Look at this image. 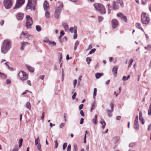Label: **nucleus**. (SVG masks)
<instances>
[{"label": "nucleus", "mask_w": 151, "mask_h": 151, "mask_svg": "<svg viewBox=\"0 0 151 151\" xmlns=\"http://www.w3.org/2000/svg\"><path fill=\"white\" fill-rule=\"evenodd\" d=\"M83 104H81L79 106V109L81 110L83 107Z\"/></svg>", "instance_id": "0e129e2a"}, {"label": "nucleus", "mask_w": 151, "mask_h": 151, "mask_svg": "<svg viewBox=\"0 0 151 151\" xmlns=\"http://www.w3.org/2000/svg\"><path fill=\"white\" fill-rule=\"evenodd\" d=\"M91 60V59L90 57H88L86 58V61L87 62L88 64H90Z\"/></svg>", "instance_id": "a19ab883"}, {"label": "nucleus", "mask_w": 151, "mask_h": 151, "mask_svg": "<svg viewBox=\"0 0 151 151\" xmlns=\"http://www.w3.org/2000/svg\"><path fill=\"white\" fill-rule=\"evenodd\" d=\"M117 16L118 17H120L122 20L125 22L127 21V19L126 17L123 14L119 13L117 14Z\"/></svg>", "instance_id": "4468645a"}, {"label": "nucleus", "mask_w": 151, "mask_h": 151, "mask_svg": "<svg viewBox=\"0 0 151 151\" xmlns=\"http://www.w3.org/2000/svg\"><path fill=\"white\" fill-rule=\"evenodd\" d=\"M76 96V92H75L73 94V95L72 96V99L74 100L75 99V97Z\"/></svg>", "instance_id": "5fc2aeb1"}, {"label": "nucleus", "mask_w": 151, "mask_h": 151, "mask_svg": "<svg viewBox=\"0 0 151 151\" xmlns=\"http://www.w3.org/2000/svg\"><path fill=\"white\" fill-rule=\"evenodd\" d=\"M0 76L3 78H6L7 77V76L6 74L1 72H0Z\"/></svg>", "instance_id": "72a5a7b5"}, {"label": "nucleus", "mask_w": 151, "mask_h": 151, "mask_svg": "<svg viewBox=\"0 0 151 151\" xmlns=\"http://www.w3.org/2000/svg\"><path fill=\"white\" fill-rule=\"evenodd\" d=\"M4 23V20H1L0 21V25L1 26H3Z\"/></svg>", "instance_id": "e2e57ef3"}, {"label": "nucleus", "mask_w": 151, "mask_h": 151, "mask_svg": "<svg viewBox=\"0 0 151 151\" xmlns=\"http://www.w3.org/2000/svg\"><path fill=\"white\" fill-rule=\"evenodd\" d=\"M96 50V49L95 48L92 49L89 52L88 54L89 55H90L93 53Z\"/></svg>", "instance_id": "79ce46f5"}, {"label": "nucleus", "mask_w": 151, "mask_h": 151, "mask_svg": "<svg viewBox=\"0 0 151 151\" xmlns=\"http://www.w3.org/2000/svg\"><path fill=\"white\" fill-rule=\"evenodd\" d=\"M67 143L66 142H65L63 144V150H64L65 149V147H67Z\"/></svg>", "instance_id": "a18cd8bd"}, {"label": "nucleus", "mask_w": 151, "mask_h": 151, "mask_svg": "<svg viewBox=\"0 0 151 151\" xmlns=\"http://www.w3.org/2000/svg\"><path fill=\"white\" fill-rule=\"evenodd\" d=\"M71 145H69L67 147V151H70Z\"/></svg>", "instance_id": "6e6d98bb"}, {"label": "nucleus", "mask_w": 151, "mask_h": 151, "mask_svg": "<svg viewBox=\"0 0 151 151\" xmlns=\"http://www.w3.org/2000/svg\"><path fill=\"white\" fill-rule=\"evenodd\" d=\"M110 107L111 108V110H110L109 109L106 110V112L108 114V116L111 117L112 116V114H111V113L113 112L114 111V104H113L112 103H111L110 104Z\"/></svg>", "instance_id": "9b49d317"}, {"label": "nucleus", "mask_w": 151, "mask_h": 151, "mask_svg": "<svg viewBox=\"0 0 151 151\" xmlns=\"http://www.w3.org/2000/svg\"><path fill=\"white\" fill-rule=\"evenodd\" d=\"M77 37V29H76L74 31V34L73 35V38L75 39H76Z\"/></svg>", "instance_id": "4c0bfd02"}, {"label": "nucleus", "mask_w": 151, "mask_h": 151, "mask_svg": "<svg viewBox=\"0 0 151 151\" xmlns=\"http://www.w3.org/2000/svg\"><path fill=\"white\" fill-rule=\"evenodd\" d=\"M98 18L99 22H101L103 20V18L101 16H99Z\"/></svg>", "instance_id": "ea45409f"}, {"label": "nucleus", "mask_w": 151, "mask_h": 151, "mask_svg": "<svg viewBox=\"0 0 151 151\" xmlns=\"http://www.w3.org/2000/svg\"><path fill=\"white\" fill-rule=\"evenodd\" d=\"M37 3V0H28L26 9H31V10H35Z\"/></svg>", "instance_id": "20e7f679"}, {"label": "nucleus", "mask_w": 151, "mask_h": 151, "mask_svg": "<svg viewBox=\"0 0 151 151\" xmlns=\"http://www.w3.org/2000/svg\"><path fill=\"white\" fill-rule=\"evenodd\" d=\"M65 125V124L64 123H62L60 125V128H62Z\"/></svg>", "instance_id": "680f3d73"}, {"label": "nucleus", "mask_w": 151, "mask_h": 151, "mask_svg": "<svg viewBox=\"0 0 151 151\" xmlns=\"http://www.w3.org/2000/svg\"><path fill=\"white\" fill-rule=\"evenodd\" d=\"M95 9L99 12L101 14H104L106 13V10L104 6L102 4L96 3L94 4Z\"/></svg>", "instance_id": "f03ea898"}, {"label": "nucleus", "mask_w": 151, "mask_h": 151, "mask_svg": "<svg viewBox=\"0 0 151 151\" xmlns=\"http://www.w3.org/2000/svg\"><path fill=\"white\" fill-rule=\"evenodd\" d=\"M97 92V89L96 88H95L93 90V97L94 99H95V96L96 95Z\"/></svg>", "instance_id": "c9c22d12"}, {"label": "nucleus", "mask_w": 151, "mask_h": 151, "mask_svg": "<svg viewBox=\"0 0 151 151\" xmlns=\"http://www.w3.org/2000/svg\"><path fill=\"white\" fill-rule=\"evenodd\" d=\"M134 127L137 130H138L139 129V124L138 122V116H136L135 119Z\"/></svg>", "instance_id": "f8f14e48"}, {"label": "nucleus", "mask_w": 151, "mask_h": 151, "mask_svg": "<svg viewBox=\"0 0 151 151\" xmlns=\"http://www.w3.org/2000/svg\"><path fill=\"white\" fill-rule=\"evenodd\" d=\"M135 145V143L132 142L130 143L129 145V146L131 147H134Z\"/></svg>", "instance_id": "603ef678"}, {"label": "nucleus", "mask_w": 151, "mask_h": 151, "mask_svg": "<svg viewBox=\"0 0 151 151\" xmlns=\"http://www.w3.org/2000/svg\"><path fill=\"white\" fill-rule=\"evenodd\" d=\"M136 26L137 28H138L139 29H141L142 31H143V32H144V30L142 28V27L141 26V25L140 24L138 23L136 24Z\"/></svg>", "instance_id": "a878e982"}, {"label": "nucleus", "mask_w": 151, "mask_h": 151, "mask_svg": "<svg viewBox=\"0 0 151 151\" xmlns=\"http://www.w3.org/2000/svg\"><path fill=\"white\" fill-rule=\"evenodd\" d=\"M139 120L143 124H145V120L142 117L140 118Z\"/></svg>", "instance_id": "de8ad7c7"}, {"label": "nucleus", "mask_w": 151, "mask_h": 151, "mask_svg": "<svg viewBox=\"0 0 151 151\" xmlns=\"http://www.w3.org/2000/svg\"><path fill=\"white\" fill-rule=\"evenodd\" d=\"M26 67L27 69L29 71L31 72H33L34 71V69L33 67H31L30 66L27 65Z\"/></svg>", "instance_id": "412c9836"}, {"label": "nucleus", "mask_w": 151, "mask_h": 151, "mask_svg": "<svg viewBox=\"0 0 151 151\" xmlns=\"http://www.w3.org/2000/svg\"><path fill=\"white\" fill-rule=\"evenodd\" d=\"M95 77L96 78L98 79L101 76L103 75V73H97L95 74Z\"/></svg>", "instance_id": "4be33fe9"}, {"label": "nucleus", "mask_w": 151, "mask_h": 151, "mask_svg": "<svg viewBox=\"0 0 151 151\" xmlns=\"http://www.w3.org/2000/svg\"><path fill=\"white\" fill-rule=\"evenodd\" d=\"M55 143V148H57L58 146V143L57 141V140H55L54 141Z\"/></svg>", "instance_id": "8fccbe9b"}, {"label": "nucleus", "mask_w": 151, "mask_h": 151, "mask_svg": "<svg viewBox=\"0 0 151 151\" xmlns=\"http://www.w3.org/2000/svg\"><path fill=\"white\" fill-rule=\"evenodd\" d=\"M18 76L20 79L22 81H24L27 80L28 78L27 74L24 72L21 71L18 74Z\"/></svg>", "instance_id": "39448f33"}, {"label": "nucleus", "mask_w": 151, "mask_h": 151, "mask_svg": "<svg viewBox=\"0 0 151 151\" xmlns=\"http://www.w3.org/2000/svg\"><path fill=\"white\" fill-rule=\"evenodd\" d=\"M49 45H52V46H56V44L55 42L50 41V43H49Z\"/></svg>", "instance_id": "37998d69"}, {"label": "nucleus", "mask_w": 151, "mask_h": 151, "mask_svg": "<svg viewBox=\"0 0 151 151\" xmlns=\"http://www.w3.org/2000/svg\"><path fill=\"white\" fill-rule=\"evenodd\" d=\"M19 150V148L17 146H15L12 151H18Z\"/></svg>", "instance_id": "09e8293b"}, {"label": "nucleus", "mask_w": 151, "mask_h": 151, "mask_svg": "<svg viewBox=\"0 0 151 151\" xmlns=\"http://www.w3.org/2000/svg\"><path fill=\"white\" fill-rule=\"evenodd\" d=\"M37 146V149L39 151H42V150L41 149V145L40 142H39L38 144L37 145H36Z\"/></svg>", "instance_id": "473e14b6"}, {"label": "nucleus", "mask_w": 151, "mask_h": 151, "mask_svg": "<svg viewBox=\"0 0 151 151\" xmlns=\"http://www.w3.org/2000/svg\"><path fill=\"white\" fill-rule=\"evenodd\" d=\"M100 123L102 125V128L103 129L105 128L106 125V123L104 120H102L100 122Z\"/></svg>", "instance_id": "b1692460"}, {"label": "nucleus", "mask_w": 151, "mask_h": 151, "mask_svg": "<svg viewBox=\"0 0 151 151\" xmlns=\"http://www.w3.org/2000/svg\"><path fill=\"white\" fill-rule=\"evenodd\" d=\"M97 114L95 115L94 117L92 119V122L95 124H96L97 123Z\"/></svg>", "instance_id": "6ab92c4d"}, {"label": "nucleus", "mask_w": 151, "mask_h": 151, "mask_svg": "<svg viewBox=\"0 0 151 151\" xmlns=\"http://www.w3.org/2000/svg\"><path fill=\"white\" fill-rule=\"evenodd\" d=\"M11 41L9 39L5 40L1 46V51L3 54H6L10 50L12 47Z\"/></svg>", "instance_id": "f257e3e1"}, {"label": "nucleus", "mask_w": 151, "mask_h": 151, "mask_svg": "<svg viewBox=\"0 0 151 151\" xmlns=\"http://www.w3.org/2000/svg\"><path fill=\"white\" fill-rule=\"evenodd\" d=\"M141 21L143 24H147L150 21V19L149 17L146 15V14L142 13L141 14Z\"/></svg>", "instance_id": "423d86ee"}, {"label": "nucleus", "mask_w": 151, "mask_h": 151, "mask_svg": "<svg viewBox=\"0 0 151 151\" xmlns=\"http://www.w3.org/2000/svg\"><path fill=\"white\" fill-rule=\"evenodd\" d=\"M77 150L78 147L77 145L76 144H74L73 151H77Z\"/></svg>", "instance_id": "e433bc0d"}, {"label": "nucleus", "mask_w": 151, "mask_h": 151, "mask_svg": "<svg viewBox=\"0 0 151 151\" xmlns=\"http://www.w3.org/2000/svg\"><path fill=\"white\" fill-rule=\"evenodd\" d=\"M59 55L60 56V58L59 59V63H60V62L61 61V60H62V53L60 52H59Z\"/></svg>", "instance_id": "c03bdc74"}, {"label": "nucleus", "mask_w": 151, "mask_h": 151, "mask_svg": "<svg viewBox=\"0 0 151 151\" xmlns=\"http://www.w3.org/2000/svg\"><path fill=\"white\" fill-rule=\"evenodd\" d=\"M21 35H23L26 38H27L29 36V35L28 32L24 33L23 32H22Z\"/></svg>", "instance_id": "f704fd0d"}, {"label": "nucleus", "mask_w": 151, "mask_h": 151, "mask_svg": "<svg viewBox=\"0 0 151 151\" xmlns=\"http://www.w3.org/2000/svg\"><path fill=\"white\" fill-rule=\"evenodd\" d=\"M11 83V81L9 79H8L6 81V83L7 84H9Z\"/></svg>", "instance_id": "774afa93"}, {"label": "nucleus", "mask_w": 151, "mask_h": 151, "mask_svg": "<svg viewBox=\"0 0 151 151\" xmlns=\"http://www.w3.org/2000/svg\"><path fill=\"white\" fill-rule=\"evenodd\" d=\"M128 80V79L127 78V77L124 76L122 78V80L123 81H125Z\"/></svg>", "instance_id": "052dcab7"}, {"label": "nucleus", "mask_w": 151, "mask_h": 151, "mask_svg": "<svg viewBox=\"0 0 151 151\" xmlns=\"http://www.w3.org/2000/svg\"><path fill=\"white\" fill-rule=\"evenodd\" d=\"M45 17L48 19L50 17V12H49L48 10H45Z\"/></svg>", "instance_id": "5701e85b"}, {"label": "nucleus", "mask_w": 151, "mask_h": 151, "mask_svg": "<svg viewBox=\"0 0 151 151\" xmlns=\"http://www.w3.org/2000/svg\"><path fill=\"white\" fill-rule=\"evenodd\" d=\"M96 103L95 102H94L92 104L91 108V111L94 109V108H95V106L96 105Z\"/></svg>", "instance_id": "49530a36"}, {"label": "nucleus", "mask_w": 151, "mask_h": 151, "mask_svg": "<svg viewBox=\"0 0 151 151\" xmlns=\"http://www.w3.org/2000/svg\"><path fill=\"white\" fill-rule=\"evenodd\" d=\"M63 7V5L62 3L60 2L58 3L55 13V16L56 18L58 19L59 18Z\"/></svg>", "instance_id": "7ed1b4c3"}, {"label": "nucleus", "mask_w": 151, "mask_h": 151, "mask_svg": "<svg viewBox=\"0 0 151 151\" xmlns=\"http://www.w3.org/2000/svg\"><path fill=\"white\" fill-rule=\"evenodd\" d=\"M24 17V14L21 13H18L17 15V18L19 20H22Z\"/></svg>", "instance_id": "f3484780"}, {"label": "nucleus", "mask_w": 151, "mask_h": 151, "mask_svg": "<svg viewBox=\"0 0 151 151\" xmlns=\"http://www.w3.org/2000/svg\"><path fill=\"white\" fill-rule=\"evenodd\" d=\"M26 108L30 110L31 109V106L30 103L29 102H27L26 104Z\"/></svg>", "instance_id": "aec40b11"}, {"label": "nucleus", "mask_w": 151, "mask_h": 151, "mask_svg": "<svg viewBox=\"0 0 151 151\" xmlns=\"http://www.w3.org/2000/svg\"><path fill=\"white\" fill-rule=\"evenodd\" d=\"M148 114L149 115H150L151 114V104H150V107L148 110Z\"/></svg>", "instance_id": "58836bf2"}, {"label": "nucleus", "mask_w": 151, "mask_h": 151, "mask_svg": "<svg viewBox=\"0 0 151 151\" xmlns=\"http://www.w3.org/2000/svg\"><path fill=\"white\" fill-rule=\"evenodd\" d=\"M112 26L113 29H115L118 25V22L117 20L113 19L112 20Z\"/></svg>", "instance_id": "ddd939ff"}, {"label": "nucleus", "mask_w": 151, "mask_h": 151, "mask_svg": "<svg viewBox=\"0 0 151 151\" xmlns=\"http://www.w3.org/2000/svg\"><path fill=\"white\" fill-rule=\"evenodd\" d=\"M37 31L38 32H40L41 30V28L39 25H37L36 27Z\"/></svg>", "instance_id": "7c9ffc66"}, {"label": "nucleus", "mask_w": 151, "mask_h": 151, "mask_svg": "<svg viewBox=\"0 0 151 151\" xmlns=\"http://www.w3.org/2000/svg\"><path fill=\"white\" fill-rule=\"evenodd\" d=\"M80 114L83 116H84V112L82 110H81L80 111Z\"/></svg>", "instance_id": "bf43d9fd"}, {"label": "nucleus", "mask_w": 151, "mask_h": 151, "mask_svg": "<svg viewBox=\"0 0 151 151\" xmlns=\"http://www.w3.org/2000/svg\"><path fill=\"white\" fill-rule=\"evenodd\" d=\"M29 43L27 42H23L21 43V47L20 49L21 50H23L24 49V47L26 45L29 44Z\"/></svg>", "instance_id": "a211bd4d"}, {"label": "nucleus", "mask_w": 151, "mask_h": 151, "mask_svg": "<svg viewBox=\"0 0 151 151\" xmlns=\"http://www.w3.org/2000/svg\"><path fill=\"white\" fill-rule=\"evenodd\" d=\"M76 29H77V27H71L70 29V31L72 33H73L74 32V31H75V30Z\"/></svg>", "instance_id": "bb28decb"}, {"label": "nucleus", "mask_w": 151, "mask_h": 151, "mask_svg": "<svg viewBox=\"0 0 151 151\" xmlns=\"http://www.w3.org/2000/svg\"><path fill=\"white\" fill-rule=\"evenodd\" d=\"M65 34L64 32L63 31H61L60 32V35L59 37H62V36H63Z\"/></svg>", "instance_id": "864d4df0"}, {"label": "nucleus", "mask_w": 151, "mask_h": 151, "mask_svg": "<svg viewBox=\"0 0 151 151\" xmlns=\"http://www.w3.org/2000/svg\"><path fill=\"white\" fill-rule=\"evenodd\" d=\"M118 68V66L117 65L115 66L112 69V72L113 74L114 77L116 76L117 73V70Z\"/></svg>", "instance_id": "dca6fc26"}, {"label": "nucleus", "mask_w": 151, "mask_h": 151, "mask_svg": "<svg viewBox=\"0 0 151 151\" xmlns=\"http://www.w3.org/2000/svg\"><path fill=\"white\" fill-rule=\"evenodd\" d=\"M43 6L45 11L48 10L50 8L48 3L46 1H45L44 2L43 4Z\"/></svg>", "instance_id": "2eb2a0df"}, {"label": "nucleus", "mask_w": 151, "mask_h": 151, "mask_svg": "<svg viewBox=\"0 0 151 151\" xmlns=\"http://www.w3.org/2000/svg\"><path fill=\"white\" fill-rule=\"evenodd\" d=\"M50 41L48 39H46V40H44V42H46L49 45V43H50Z\"/></svg>", "instance_id": "338daca9"}, {"label": "nucleus", "mask_w": 151, "mask_h": 151, "mask_svg": "<svg viewBox=\"0 0 151 151\" xmlns=\"http://www.w3.org/2000/svg\"><path fill=\"white\" fill-rule=\"evenodd\" d=\"M45 117V113L44 112H43L42 114V116H41V119L43 120L44 118Z\"/></svg>", "instance_id": "13d9d810"}, {"label": "nucleus", "mask_w": 151, "mask_h": 151, "mask_svg": "<svg viewBox=\"0 0 151 151\" xmlns=\"http://www.w3.org/2000/svg\"><path fill=\"white\" fill-rule=\"evenodd\" d=\"M27 84L29 85V86H32L30 80H28L27 81Z\"/></svg>", "instance_id": "4d7b16f0"}, {"label": "nucleus", "mask_w": 151, "mask_h": 151, "mask_svg": "<svg viewBox=\"0 0 151 151\" xmlns=\"http://www.w3.org/2000/svg\"><path fill=\"white\" fill-rule=\"evenodd\" d=\"M84 119L83 118H81V119L80 121V124H82L83 122Z\"/></svg>", "instance_id": "69168bd1"}, {"label": "nucleus", "mask_w": 151, "mask_h": 151, "mask_svg": "<svg viewBox=\"0 0 151 151\" xmlns=\"http://www.w3.org/2000/svg\"><path fill=\"white\" fill-rule=\"evenodd\" d=\"M134 60L133 59H131L129 61V65L128 66V68H129L132 65V63L134 62Z\"/></svg>", "instance_id": "cd10ccee"}, {"label": "nucleus", "mask_w": 151, "mask_h": 151, "mask_svg": "<svg viewBox=\"0 0 151 151\" xmlns=\"http://www.w3.org/2000/svg\"><path fill=\"white\" fill-rule=\"evenodd\" d=\"M4 6L6 9H10L12 6V0H4Z\"/></svg>", "instance_id": "6e6552de"}, {"label": "nucleus", "mask_w": 151, "mask_h": 151, "mask_svg": "<svg viewBox=\"0 0 151 151\" xmlns=\"http://www.w3.org/2000/svg\"><path fill=\"white\" fill-rule=\"evenodd\" d=\"M79 44V42L78 41H76L74 45V50H76L77 49V47L78 46Z\"/></svg>", "instance_id": "c756f323"}, {"label": "nucleus", "mask_w": 151, "mask_h": 151, "mask_svg": "<svg viewBox=\"0 0 151 151\" xmlns=\"http://www.w3.org/2000/svg\"><path fill=\"white\" fill-rule=\"evenodd\" d=\"M25 1L24 0H17L15 6L14 7V9H16L19 8Z\"/></svg>", "instance_id": "9d476101"}, {"label": "nucleus", "mask_w": 151, "mask_h": 151, "mask_svg": "<svg viewBox=\"0 0 151 151\" xmlns=\"http://www.w3.org/2000/svg\"><path fill=\"white\" fill-rule=\"evenodd\" d=\"M40 139L39 138V137H38L35 140V145H37L38 144L39 142H40Z\"/></svg>", "instance_id": "c85d7f7f"}, {"label": "nucleus", "mask_w": 151, "mask_h": 151, "mask_svg": "<svg viewBox=\"0 0 151 151\" xmlns=\"http://www.w3.org/2000/svg\"><path fill=\"white\" fill-rule=\"evenodd\" d=\"M77 81L76 79L74 80L73 81V86H74V88H75V87L76 85V83H77Z\"/></svg>", "instance_id": "3c124183"}, {"label": "nucleus", "mask_w": 151, "mask_h": 151, "mask_svg": "<svg viewBox=\"0 0 151 151\" xmlns=\"http://www.w3.org/2000/svg\"><path fill=\"white\" fill-rule=\"evenodd\" d=\"M23 141V139L22 138L20 139L19 141V147H21L22 145V142Z\"/></svg>", "instance_id": "2f4dec72"}, {"label": "nucleus", "mask_w": 151, "mask_h": 151, "mask_svg": "<svg viewBox=\"0 0 151 151\" xmlns=\"http://www.w3.org/2000/svg\"><path fill=\"white\" fill-rule=\"evenodd\" d=\"M27 22L26 23V27L27 28H29L33 24V20L32 18L29 15L26 16Z\"/></svg>", "instance_id": "0eeeda50"}, {"label": "nucleus", "mask_w": 151, "mask_h": 151, "mask_svg": "<svg viewBox=\"0 0 151 151\" xmlns=\"http://www.w3.org/2000/svg\"><path fill=\"white\" fill-rule=\"evenodd\" d=\"M62 25L66 30H68L69 28L67 24L63 23V24Z\"/></svg>", "instance_id": "393cba45"}, {"label": "nucleus", "mask_w": 151, "mask_h": 151, "mask_svg": "<svg viewBox=\"0 0 151 151\" xmlns=\"http://www.w3.org/2000/svg\"><path fill=\"white\" fill-rule=\"evenodd\" d=\"M107 7L108 9V14H109L111 13V11L112 9L114 10H116L118 9L119 8V6L117 5L116 3L115 2H114L113 3V8L109 4L107 5Z\"/></svg>", "instance_id": "1a4fd4ad"}]
</instances>
